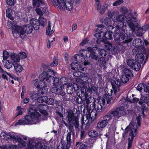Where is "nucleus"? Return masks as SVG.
<instances>
[{
  "instance_id": "obj_1",
  "label": "nucleus",
  "mask_w": 149,
  "mask_h": 149,
  "mask_svg": "<svg viewBox=\"0 0 149 149\" xmlns=\"http://www.w3.org/2000/svg\"><path fill=\"white\" fill-rule=\"evenodd\" d=\"M0 136L4 140L9 141L11 140L14 142L18 143V146L5 144L0 146V148L2 149H22L21 148L26 147L25 149H47V146L43 145L39 142L37 143L30 141L27 143L28 138L24 136L21 138L17 134L14 132L7 133L3 132L0 134Z\"/></svg>"
},
{
  "instance_id": "obj_2",
  "label": "nucleus",
  "mask_w": 149,
  "mask_h": 149,
  "mask_svg": "<svg viewBox=\"0 0 149 149\" xmlns=\"http://www.w3.org/2000/svg\"><path fill=\"white\" fill-rule=\"evenodd\" d=\"M109 17L112 19L113 22L111 21L110 19L108 18H106L104 20V23L107 26V31L104 33L105 34H108L109 38H112V30L115 28L116 29L123 31L119 34L118 31L116 34L115 36H118L119 38H115L116 41H119L120 38L124 40L125 37V35L124 33L125 32L126 29V24H124L127 21V17L122 14L119 15V12L116 11L113 12L112 13L109 14Z\"/></svg>"
},
{
  "instance_id": "obj_3",
  "label": "nucleus",
  "mask_w": 149,
  "mask_h": 149,
  "mask_svg": "<svg viewBox=\"0 0 149 149\" xmlns=\"http://www.w3.org/2000/svg\"><path fill=\"white\" fill-rule=\"evenodd\" d=\"M140 115L138 116L136 118L137 124L136 123L132 121L129 125L125 129V132L123 134V136H125L126 135L129 134V136L128 139V148H130L132 146L134 137L137 134V129L140 126L141 118Z\"/></svg>"
},
{
  "instance_id": "obj_4",
  "label": "nucleus",
  "mask_w": 149,
  "mask_h": 149,
  "mask_svg": "<svg viewBox=\"0 0 149 149\" xmlns=\"http://www.w3.org/2000/svg\"><path fill=\"white\" fill-rule=\"evenodd\" d=\"M29 112L30 115L25 116L24 119H21L18 120L15 123V125L36 124L42 120L45 119L41 118L40 115L37 111L33 112L31 109H30Z\"/></svg>"
},
{
  "instance_id": "obj_5",
  "label": "nucleus",
  "mask_w": 149,
  "mask_h": 149,
  "mask_svg": "<svg viewBox=\"0 0 149 149\" xmlns=\"http://www.w3.org/2000/svg\"><path fill=\"white\" fill-rule=\"evenodd\" d=\"M102 26L101 25H99L97 26L98 27V28L96 29L95 32H97L95 34V36L100 41L103 42L104 44L105 48L108 50L111 51H114L115 49V47L112 46L111 43L107 41V39H109V37L107 38L106 36L108 34H105L104 32L101 31L99 28H101Z\"/></svg>"
},
{
  "instance_id": "obj_6",
  "label": "nucleus",
  "mask_w": 149,
  "mask_h": 149,
  "mask_svg": "<svg viewBox=\"0 0 149 149\" xmlns=\"http://www.w3.org/2000/svg\"><path fill=\"white\" fill-rule=\"evenodd\" d=\"M13 30L14 33H17V37L19 36L22 38H23L26 33L30 34L32 32L33 28L30 25L27 24L16 26L13 28Z\"/></svg>"
},
{
  "instance_id": "obj_7",
  "label": "nucleus",
  "mask_w": 149,
  "mask_h": 149,
  "mask_svg": "<svg viewBox=\"0 0 149 149\" xmlns=\"http://www.w3.org/2000/svg\"><path fill=\"white\" fill-rule=\"evenodd\" d=\"M52 2L54 6H58L61 10L70 11L73 8L71 0H52Z\"/></svg>"
},
{
  "instance_id": "obj_8",
  "label": "nucleus",
  "mask_w": 149,
  "mask_h": 149,
  "mask_svg": "<svg viewBox=\"0 0 149 149\" xmlns=\"http://www.w3.org/2000/svg\"><path fill=\"white\" fill-rule=\"evenodd\" d=\"M146 94L144 96L141 95V100L139 102V103L142 105L143 103H146L147 104L149 103V86H146L144 84H139L137 87V89L140 92L143 89Z\"/></svg>"
},
{
  "instance_id": "obj_9",
  "label": "nucleus",
  "mask_w": 149,
  "mask_h": 149,
  "mask_svg": "<svg viewBox=\"0 0 149 149\" xmlns=\"http://www.w3.org/2000/svg\"><path fill=\"white\" fill-rule=\"evenodd\" d=\"M56 73L53 70L49 69L47 71H43L40 75V78L43 79L44 81L43 83L45 84L46 82L47 85H51L54 77Z\"/></svg>"
},
{
  "instance_id": "obj_10",
  "label": "nucleus",
  "mask_w": 149,
  "mask_h": 149,
  "mask_svg": "<svg viewBox=\"0 0 149 149\" xmlns=\"http://www.w3.org/2000/svg\"><path fill=\"white\" fill-rule=\"evenodd\" d=\"M33 5L37 13L41 15L43 13H47V10L46 5L41 0H33Z\"/></svg>"
},
{
  "instance_id": "obj_11",
  "label": "nucleus",
  "mask_w": 149,
  "mask_h": 149,
  "mask_svg": "<svg viewBox=\"0 0 149 149\" xmlns=\"http://www.w3.org/2000/svg\"><path fill=\"white\" fill-rule=\"evenodd\" d=\"M68 113L67 116L66 118V120L70 125H74L76 128H77L79 126V121L78 118L75 117L72 111H69L67 112Z\"/></svg>"
},
{
  "instance_id": "obj_12",
  "label": "nucleus",
  "mask_w": 149,
  "mask_h": 149,
  "mask_svg": "<svg viewBox=\"0 0 149 149\" xmlns=\"http://www.w3.org/2000/svg\"><path fill=\"white\" fill-rule=\"evenodd\" d=\"M123 83L121 80L118 79L114 78L111 81V84L115 94L117 92L119 91L120 89V87Z\"/></svg>"
},
{
  "instance_id": "obj_13",
  "label": "nucleus",
  "mask_w": 149,
  "mask_h": 149,
  "mask_svg": "<svg viewBox=\"0 0 149 149\" xmlns=\"http://www.w3.org/2000/svg\"><path fill=\"white\" fill-rule=\"evenodd\" d=\"M38 108L37 110L39 111L41 113V114H40L38 113L40 115L41 117L45 118V120L47 118V113L46 111L48 109L47 106L44 104H40L38 106Z\"/></svg>"
},
{
  "instance_id": "obj_14",
  "label": "nucleus",
  "mask_w": 149,
  "mask_h": 149,
  "mask_svg": "<svg viewBox=\"0 0 149 149\" xmlns=\"http://www.w3.org/2000/svg\"><path fill=\"white\" fill-rule=\"evenodd\" d=\"M109 113L111 115H112L117 118H119L126 114V112L124 108L122 107L118 108L113 111H110Z\"/></svg>"
},
{
  "instance_id": "obj_15",
  "label": "nucleus",
  "mask_w": 149,
  "mask_h": 149,
  "mask_svg": "<svg viewBox=\"0 0 149 149\" xmlns=\"http://www.w3.org/2000/svg\"><path fill=\"white\" fill-rule=\"evenodd\" d=\"M53 85L54 87L50 89L51 91L54 93H58L62 96H64L65 93L63 92V86H61L60 87L58 85V83L54 84V80Z\"/></svg>"
},
{
  "instance_id": "obj_16",
  "label": "nucleus",
  "mask_w": 149,
  "mask_h": 149,
  "mask_svg": "<svg viewBox=\"0 0 149 149\" xmlns=\"http://www.w3.org/2000/svg\"><path fill=\"white\" fill-rule=\"evenodd\" d=\"M71 134L70 132H68L67 134L66 137L67 144L65 146V143L64 141L62 142L61 145L58 146L57 149H68L72 143L71 138Z\"/></svg>"
},
{
  "instance_id": "obj_17",
  "label": "nucleus",
  "mask_w": 149,
  "mask_h": 149,
  "mask_svg": "<svg viewBox=\"0 0 149 149\" xmlns=\"http://www.w3.org/2000/svg\"><path fill=\"white\" fill-rule=\"evenodd\" d=\"M88 73H84L81 77V81L80 82V84L82 85V87L84 88H86L87 86H88L89 83L90 81H91V79H89L88 77Z\"/></svg>"
},
{
  "instance_id": "obj_18",
  "label": "nucleus",
  "mask_w": 149,
  "mask_h": 149,
  "mask_svg": "<svg viewBox=\"0 0 149 149\" xmlns=\"http://www.w3.org/2000/svg\"><path fill=\"white\" fill-rule=\"evenodd\" d=\"M111 100V97L110 95H105L104 97L100 99L98 101V104L100 106L101 108L102 109L105 103V101L107 104L109 103Z\"/></svg>"
},
{
  "instance_id": "obj_19",
  "label": "nucleus",
  "mask_w": 149,
  "mask_h": 149,
  "mask_svg": "<svg viewBox=\"0 0 149 149\" xmlns=\"http://www.w3.org/2000/svg\"><path fill=\"white\" fill-rule=\"evenodd\" d=\"M127 64L132 69L137 71H138L141 67V65L139 63L136 62L134 60L131 59L127 60Z\"/></svg>"
},
{
  "instance_id": "obj_20",
  "label": "nucleus",
  "mask_w": 149,
  "mask_h": 149,
  "mask_svg": "<svg viewBox=\"0 0 149 149\" xmlns=\"http://www.w3.org/2000/svg\"><path fill=\"white\" fill-rule=\"evenodd\" d=\"M44 80H42L40 83V86L39 87L38 91V94H43L44 93L47 92L48 90V87H49L51 85H48L46 82L45 83V84L43 83Z\"/></svg>"
},
{
  "instance_id": "obj_21",
  "label": "nucleus",
  "mask_w": 149,
  "mask_h": 149,
  "mask_svg": "<svg viewBox=\"0 0 149 149\" xmlns=\"http://www.w3.org/2000/svg\"><path fill=\"white\" fill-rule=\"evenodd\" d=\"M54 84L58 83V85L60 86H63V89L64 85L67 84L68 82L67 79L65 77H63L60 80L58 78L55 77L54 78Z\"/></svg>"
},
{
  "instance_id": "obj_22",
  "label": "nucleus",
  "mask_w": 149,
  "mask_h": 149,
  "mask_svg": "<svg viewBox=\"0 0 149 149\" xmlns=\"http://www.w3.org/2000/svg\"><path fill=\"white\" fill-rule=\"evenodd\" d=\"M11 60L13 64L19 63L20 60L19 55L14 52L12 53L10 55Z\"/></svg>"
},
{
  "instance_id": "obj_23",
  "label": "nucleus",
  "mask_w": 149,
  "mask_h": 149,
  "mask_svg": "<svg viewBox=\"0 0 149 149\" xmlns=\"http://www.w3.org/2000/svg\"><path fill=\"white\" fill-rule=\"evenodd\" d=\"M30 24L32 28L35 30H38L40 27V24L38 20L32 18L30 20Z\"/></svg>"
},
{
  "instance_id": "obj_24",
  "label": "nucleus",
  "mask_w": 149,
  "mask_h": 149,
  "mask_svg": "<svg viewBox=\"0 0 149 149\" xmlns=\"http://www.w3.org/2000/svg\"><path fill=\"white\" fill-rule=\"evenodd\" d=\"M70 66L71 68L74 70H84V68L82 67V65H81L80 64H79L77 62L72 63L70 64Z\"/></svg>"
},
{
  "instance_id": "obj_25",
  "label": "nucleus",
  "mask_w": 149,
  "mask_h": 149,
  "mask_svg": "<svg viewBox=\"0 0 149 149\" xmlns=\"http://www.w3.org/2000/svg\"><path fill=\"white\" fill-rule=\"evenodd\" d=\"M133 44L137 48L142 47L143 44L142 40L138 38L133 41Z\"/></svg>"
},
{
  "instance_id": "obj_26",
  "label": "nucleus",
  "mask_w": 149,
  "mask_h": 149,
  "mask_svg": "<svg viewBox=\"0 0 149 149\" xmlns=\"http://www.w3.org/2000/svg\"><path fill=\"white\" fill-rule=\"evenodd\" d=\"M98 52H99V54L100 56H101V57L99 58L98 61H100V62H101V59H102L105 63V58L104 56H105L107 55L106 52L104 50L102 49L98 50Z\"/></svg>"
},
{
  "instance_id": "obj_27",
  "label": "nucleus",
  "mask_w": 149,
  "mask_h": 149,
  "mask_svg": "<svg viewBox=\"0 0 149 149\" xmlns=\"http://www.w3.org/2000/svg\"><path fill=\"white\" fill-rule=\"evenodd\" d=\"M144 58V56L143 54L140 53L136 54V60L137 61V63H139L140 65L143 62Z\"/></svg>"
},
{
  "instance_id": "obj_28",
  "label": "nucleus",
  "mask_w": 149,
  "mask_h": 149,
  "mask_svg": "<svg viewBox=\"0 0 149 149\" xmlns=\"http://www.w3.org/2000/svg\"><path fill=\"white\" fill-rule=\"evenodd\" d=\"M2 62L5 67L8 69L11 68L13 65L12 62L8 60H3Z\"/></svg>"
},
{
  "instance_id": "obj_29",
  "label": "nucleus",
  "mask_w": 149,
  "mask_h": 149,
  "mask_svg": "<svg viewBox=\"0 0 149 149\" xmlns=\"http://www.w3.org/2000/svg\"><path fill=\"white\" fill-rule=\"evenodd\" d=\"M107 124L103 120H102L99 121L97 124L96 128L97 129H103L104 128Z\"/></svg>"
},
{
  "instance_id": "obj_30",
  "label": "nucleus",
  "mask_w": 149,
  "mask_h": 149,
  "mask_svg": "<svg viewBox=\"0 0 149 149\" xmlns=\"http://www.w3.org/2000/svg\"><path fill=\"white\" fill-rule=\"evenodd\" d=\"M79 144V149H90L91 148L88 146V143L86 142L82 143L78 142H77L76 146H77Z\"/></svg>"
},
{
  "instance_id": "obj_31",
  "label": "nucleus",
  "mask_w": 149,
  "mask_h": 149,
  "mask_svg": "<svg viewBox=\"0 0 149 149\" xmlns=\"http://www.w3.org/2000/svg\"><path fill=\"white\" fill-rule=\"evenodd\" d=\"M112 116L109 112L104 116L103 120L107 125L112 120Z\"/></svg>"
},
{
  "instance_id": "obj_32",
  "label": "nucleus",
  "mask_w": 149,
  "mask_h": 149,
  "mask_svg": "<svg viewBox=\"0 0 149 149\" xmlns=\"http://www.w3.org/2000/svg\"><path fill=\"white\" fill-rule=\"evenodd\" d=\"M13 66L15 70L17 72H21L23 70L22 67L19 63L14 64Z\"/></svg>"
},
{
  "instance_id": "obj_33",
  "label": "nucleus",
  "mask_w": 149,
  "mask_h": 149,
  "mask_svg": "<svg viewBox=\"0 0 149 149\" xmlns=\"http://www.w3.org/2000/svg\"><path fill=\"white\" fill-rule=\"evenodd\" d=\"M88 51L85 50L84 49H82L79 51V55L81 57L85 58H87L90 56V54L88 55Z\"/></svg>"
},
{
  "instance_id": "obj_34",
  "label": "nucleus",
  "mask_w": 149,
  "mask_h": 149,
  "mask_svg": "<svg viewBox=\"0 0 149 149\" xmlns=\"http://www.w3.org/2000/svg\"><path fill=\"white\" fill-rule=\"evenodd\" d=\"M51 23L49 22L47 27L46 29V34L48 36H51L54 33L53 30H51Z\"/></svg>"
},
{
  "instance_id": "obj_35",
  "label": "nucleus",
  "mask_w": 149,
  "mask_h": 149,
  "mask_svg": "<svg viewBox=\"0 0 149 149\" xmlns=\"http://www.w3.org/2000/svg\"><path fill=\"white\" fill-rule=\"evenodd\" d=\"M7 26L9 28H11L12 29V33L13 34L14 36L17 37V33H15L13 32V29H14V28L17 26H19L17 25H13L11 22L8 21L7 23Z\"/></svg>"
},
{
  "instance_id": "obj_36",
  "label": "nucleus",
  "mask_w": 149,
  "mask_h": 149,
  "mask_svg": "<svg viewBox=\"0 0 149 149\" xmlns=\"http://www.w3.org/2000/svg\"><path fill=\"white\" fill-rule=\"evenodd\" d=\"M6 15L7 17L10 19L13 20L14 18L12 16L13 12L10 8H8L6 10Z\"/></svg>"
},
{
  "instance_id": "obj_37",
  "label": "nucleus",
  "mask_w": 149,
  "mask_h": 149,
  "mask_svg": "<svg viewBox=\"0 0 149 149\" xmlns=\"http://www.w3.org/2000/svg\"><path fill=\"white\" fill-rule=\"evenodd\" d=\"M38 21L39 23V24L42 26H44L46 23V19L41 17H39Z\"/></svg>"
},
{
  "instance_id": "obj_38",
  "label": "nucleus",
  "mask_w": 149,
  "mask_h": 149,
  "mask_svg": "<svg viewBox=\"0 0 149 149\" xmlns=\"http://www.w3.org/2000/svg\"><path fill=\"white\" fill-rule=\"evenodd\" d=\"M124 74L129 77H131L133 75V73L132 71L128 69H125L124 70Z\"/></svg>"
},
{
  "instance_id": "obj_39",
  "label": "nucleus",
  "mask_w": 149,
  "mask_h": 149,
  "mask_svg": "<svg viewBox=\"0 0 149 149\" xmlns=\"http://www.w3.org/2000/svg\"><path fill=\"white\" fill-rule=\"evenodd\" d=\"M127 23L128 24L130 28L132 30V32L135 31V26L134 24L130 20H128Z\"/></svg>"
},
{
  "instance_id": "obj_40",
  "label": "nucleus",
  "mask_w": 149,
  "mask_h": 149,
  "mask_svg": "<svg viewBox=\"0 0 149 149\" xmlns=\"http://www.w3.org/2000/svg\"><path fill=\"white\" fill-rule=\"evenodd\" d=\"M39 94L36 92H33L31 95V98L33 100H37L38 98L39 97Z\"/></svg>"
},
{
  "instance_id": "obj_41",
  "label": "nucleus",
  "mask_w": 149,
  "mask_h": 149,
  "mask_svg": "<svg viewBox=\"0 0 149 149\" xmlns=\"http://www.w3.org/2000/svg\"><path fill=\"white\" fill-rule=\"evenodd\" d=\"M47 99V97L46 96H39L38 98L37 101L39 103H42V102H45L46 103Z\"/></svg>"
},
{
  "instance_id": "obj_42",
  "label": "nucleus",
  "mask_w": 149,
  "mask_h": 149,
  "mask_svg": "<svg viewBox=\"0 0 149 149\" xmlns=\"http://www.w3.org/2000/svg\"><path fill=\"white\" fill-rule=\"evenodd\" d=\"M17 110L18 111L17 115L15 117L20 115H22L24 112V109L22 108L20 106H18L17 107Z\"/></svg>"
},
{
  "instance_id": "obj_43",
  "label": "nucleus",
  "mask_w": 149,
  "mask_h": 149,
  "mask_svg": "<svg viewBox=\"0 0 149 149\" xmlns=\"http://www.w3.org/2000/svg\"><path fill=\"white\" fill-rule=\"evenodd\" d=\"M10 55L8 52L4 50L3 51V60H6L9 57Z\"/></svg>"
},
{
  "instance_id": "obj_44",
  "label": "nucleus",
  "mask_w": 149,
  "mask_h": 149,
  "mask_svg": "<svg viewBox=\"0 0 149 149\" xmlns=\"http://www.w3.org/2000/svg\"><path fill=\"white\" fill-rule=\"evenodd\" d=\"M129 80V77L126 76L125 74L123 75L122 76L121 81L123 83H126Z\"/></svg>"
},
{
  "instance_id": "obj_45",
  "label": "nucleus",
  "mask_w": 149,
  "mask_h": 149,
  "mask_svg": "<svg viewBox=\"0 0 149 149\" xmlns=\"http://www.w3.org/2000/svg\"><path fill=\"white\" fill-rule=\"evenodd\" d=\"M88 134L89 136L94 137L97 136V133L95 131L91 130L88 133Z\"/></svg>"
},
{
  "instance_id": "obj_46",
  "label": "nucleus",
  "mask_w": 149,
  "mask_h": 149,
  "mask_svg": "<svg viewBox=\"0 0 149 149\" xmlns=\"http://www.w3.org/2000/svg\"><path fill=\"white\" fill-rule=\"evenodd\" d=\"M84 73L79 71L78 70L76 71L73 73L74 75L77 77H80L81 78L82 75H83Z\"/></svg>"
},
{
  "instance_id": "obj_47",
  "label": "nucleus",
  "mask_w": 149,
  "mask_h": 149,
  "mask_svg": "<svg viewBox=\"0 0 149 149\" xmlns=\"http://www.w3.org/2000/svg\"><path fill=\"white\" fill-rule=\"evenodd\" d=\"M54 103V100L52 98H48L47 97L46 103L49 105H53Z\"/></svg>"
},
{
  "instance_id": "obj_48",
  "label": "nucleus",
  "mask_w": 149,
  "mask_h": 149,
  "mask_svg": "<svg viewBox=\"0 0 149 149\" xmlns=\"http://www.w3.org/2000/svg\"><path fill=\"white\" fill-rule=\"evenodd\" d=\"M19 55L20 58L25 59L27 57V55L25 52H21L17 54Z\"/></svg>"
},
{
  "instance_id": "obj_49",
  "label": "nucleus",
  "mask_w": 149,
  "mask_h": 149,
  "mask_svg": "<svg viewBox=\"0 0 149 149\" xmlns=\"http://www.w3.org/2000/svg\"><path fill=\"white\" fill-rule=\"evenodd\" d=\"M39 78L40 79V80L39 81H38V80L37 79H36L34 80V85L37 88H39L40 86V82L41 81L43 80V79H42L40 78V77Z\"/></svg>"
},
{
  "instance_id": "obj_50",
  "label": "nucleus",
  "mask_w": 149,
  "mask_h": 149,
  "mask_svg": "<svg viewBox=\"0 0 149 149\" xmlns=\"http://www.w3.org/2000/svg\"><path fill=\"white\" fill-rule=\"evenodd\" d=\"M92 113H95L94 112H90V111H88L86 115V119H87V123H88L89 122V120L91 118V115Z\"/></svg>"
},
{
  "instance_id": "obj_51",
  "label": "nucleus",
  "mask_w": 149,
  "mask_h": 149,
  "mask_svg": "<svg viewBox=\"0 0 149 149\" xmlns=\"http://www.w3.org/2000/svg\"><path fill=\"white\" fill-rule=\"evenodd\" d=\"M149 28V25L148 24L144 25L142 27L139 28V29H141L142 31L145 32L146 30L148 29Z\"/></svg>"
},
{
  "instance_id": "obj_52",
  "label": "nucleus",
  "mask_w": 149,
  "mask_h": 149,
  "mask_svg": "<svg viewBox=\"0 0 149 149\" xmlns=\"http://www.w3.org/2000/svg\"><path fill=\"white\" fill-rule=\"evenodd\" d=\"M139 99L136 97L133 98H131L129 100V102L132 103H136L137 102L139 101Z\"/></svg>"
},
{
  "instance_id": "obj_53",
  "label": "nucleus",
  "mask_w": 149,
  "mask_h": 149,
  "mask_svg": "<svg viewBox=\"0 0 149 149\" xmlns=\"http://www.w3.org/2000/svg\"><path fill=\"white\" fill-rule=\"evenodd\" d=\"M97 87L93 86H91L89 88V90L90 92H95L97 91Z\"/></svg>"
},
{
  "instance_id": "obj_54",
  "label": "nucleus",
  "mask_w": 149,
  "mask_h": 149,
  "mask_svg": "<svg viewBox=\"0 0 149 149\" xmlns=\"http://www.w3.org/2000/svg\"><path fill=\"white\" fill-rule=\"evenodd\" d=\"M58 64V60L57 59H55L50 64V66L51 67H54L57 66Z\"/></svg>"
},
{
  "instance_id": "obj_55",
  "label": "nucleus",
  "mask_w": 149,
  "mask_h": 149,
  "mask_svg": "<svg viewBox=\"0 0 149 149\" xmlns=\"http://www.w3.org/2000/svg\"><path fill=\"white\" fill-rule=\"evenodd\" d=\"M123 0H118L116 1L113 4V5L114 6H118L123 3Z\"/></svg>"
},
{
  "instance_id": "obj_56",
  "label": "nucleus",
  "mask_w": 149,
  "mask_h": 149,
  "mask_svg": "<svg viewBox=\"0 0 149 149\" xmlns=\"http://www.w3.org/2000/svg\"><path fill=\"white\" fill-rule=\"evenodd\" d=\"M88 40L87 38H86V39H84L82 40V42H81L80 44V45L81 46H83L84 45L86 44L88 42Z\"/></svg>"
},
{
  "instance_id": "obj_57",
  "label": "nucleus",
  "mask_w": 149,
  "mask_h": 149,
  "mask_svg": "<svg viewBox=\"0 0 149 149\" xmlns=\"http://www.w3.org/2000/svg\"><path fill=\"white\" fill-rule=\"evenodd\" d=\"M70 85L72 86L74 90H77L79 89V86L76 84L73 83L72 85L71 83L69 84V85Z\"/></svg>"
},
{
  "instance_id": "obj_58",
  "label": "nucleus",
  "mask_w": 149,
  "mask_h": 149,
  "mask_svg": "<svg viewBox=\"0 0 149 149\" xmlns=\"http://www.w3.org/2000/svg\"><path fill=\"white\" fill-rule=\"evenodd\" d=\"M14 2V0H6V3L8 5L12 6L13 5Z\"/></svg>"
},
{
  "instance_id": "obj_59",
  "label": "nucleus",
  "mask_w": 149,
  "mask_h": 149,
  "mask_svg": "<svg viewBox=\"0 0 149 149\" xmlns=\"http://www.w3.org/2000/svg\"><path fill=\"white\" fill-rule=\"evenodd\" d=\"M127 8L125 7H123L121 9V11L123 14H125L127 12Z\"/></svg>"
},
{
  "instance_id": "obj_60",
  "label": "nucleus",
  "mask_w": 149,
  "mask_h": 149,
  "mask_svg": "<svg viewBox=\"0 0 149 149\" xmlns=\"http://www.w3.org/2000/svg\"><path fill=\"white\" fill-rule=\"evenodd\" d=\"M81 123L82 124V125H84L86 123H87V119L84 120V116H82L81 117Z\"/></svg>"
},
{
  "instance_id": "obj_61",
  "label": "nucleus",
  "mask_w": 149,
  "mask_h": 149,
  "mask_svg": "<svg viewBox=\"0 0 149 149\" xmlns=\"http://www.w3.org/2000/svg\"><path fill=\"white\" fill-rule=\"evenodd\" d=\"M86 50H87L88 51V52H87L88 55H89V54H90V55L91 54L90 53H89V52L92 54L93 53H94V51H93V49L91 47H88Z\"/></svg>"
},
{
  "instance_id": "obj_62",
  "label": "nucleus",
  "mask_w": 149,
  "mask_h": 149,
  "mask_svg": "<svg viewBox=\"0 0 149 149\" xmlns=\"http://www.w3.org/2000/svg\"><path fill=\"white\" fill-rule=\"evenodd\" d=\"M137 109L139 111L141 112V114H143V115H144V113L145 110L143 109H142L141 107H138V108H137Z\"/></svg>"
},
{
  "instance_id": "obj_63",
  "label": "nucleus",
  "mask_w": 149,
  "mask_h": 149,
  "mask_svg": "<svg viewBox=\"0 0 149 149\" xmlns=\"http://www.w3.org/2000/svg\"><path fill=\"white\" fill-rule=\"evenodd\" d=\"M91 99L92 98L90 97L88 99H87L86 98V103L87 104H88L89 103L92 102Z\"/></svg>"
},
{
  "instance_id": "obj_64",
  "label": "nucleus",
  "mask_w": 149,
  "mask_h": 149,
  "mask_svg": "<svg viewBox=\"0 0 149 149\" xmlns=\"http://www.w3.org/2000/svg\"><path fill=\"white\" fill-rule=\"evenodd\" d=\"M64 56L66 63H68V54L66 53H65L64 54Z\"/></svg>"
}]
</instances>
